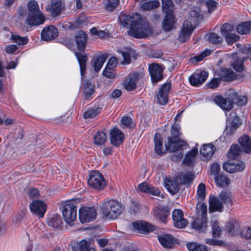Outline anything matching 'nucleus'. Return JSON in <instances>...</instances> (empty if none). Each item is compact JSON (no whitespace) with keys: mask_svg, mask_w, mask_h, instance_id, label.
<instances>
[{"mask_svg":"<svg viewBox=\"0 0 251 251\" xmlns=\"http://www.w3.org/2000/svg\"><path fill=\"white\" fill-rule=\"evenodd\" d=\"M207 220V219H203L202 218L194 219L191 224L192 228L200 232L204 231L206 228Z\"/></svg>","mask_w":251,"mask_h":251,"instance_id":"35","label":"nucleus"},{"mask_svg":"<svg viewBox=\"0 0 251 251\" xmlns=\"http://www.w3.org/2000/svg\"><path fill=\"white\" fill-rule=\"evenodd\" d=\"M217 3L214 0H207L205 2L206 7L209 13H212L217 7Z\"/></svg>","mask_w":251,"mask_h":251,"instance_id":"61","label":"nucleus"},{"mask_svg":"<svg viewBox=\"0 0 251 251\" xmlns=\"http://www.w3.org/2000/svg\"><path fill=\"white\" fill-rule=\"evenodd\" d=\"M82 52L80 51H76L75 54L79 63L81 75L83 76L86 73V63L88 60V57L86 53H82Z\"/></svg>","mask_w":251,"mask_h":251,"instance_id":"27","label":"nucleus"},{"mask_svg":"<svg viewBox=\"0 0 251 251\" xmlns=\"http://www.w3.org/2000/svg\"><path fill=\"white\" fill-rule=\"evenodd\" d=\"M107 140L106 134L103 131H98L94 136V144L97 146L103 145Z\"/></svg>","mask_w":251,"mask_h":251,"instance_id":"41","label":"nucleus"},{"mask_svg":"<svg viewBox=\"0 0 251 251\" xmlns=\"http://www.w3.org/2000/svg\"><path fill=\"white\" fill-rule=\"evenodd\" d=\"M215 75L219 77L223 81L231 82L235 80L237 77V74L231 69L221 68L215 74Z\"/></svg>","mask_w":251,"mask_h":251,"instance_id":"11","label":"nucleus"},{"mask_svg":"<svg viewBox=\"0 0 251 251\" xmlns=\"http://www.w3.org/2000/svg\"><path fill=\"white\" fill-rule=\"evenodd\" d=\"M194 29L192 23L188 20H185L183 22V25L181 29V32L179 34V39L182 42H184L188 40Z\"/></svg>","mask_w":251,"mask_h":251,"instance_id":"17","label":"nucleus"},{"mask_svg":"<svg viewBox=\"0 0 251 251\" xmlns=\"http://www.w3.org/2000/svg\"><path fill=\"white\" fill-rule=\"evenodd\" d=\"M215 181L216 184L221 187L226 186L230 182V180L227 177L222 175L215 176Z\"/></svg>","mask_w":251,"mask_h":251,"instance_id":"43","label":"nucleus"},{"mask_svg":"<svg viewBox=\"0 0 251 251\" xmlns=\"http://www.w3.org/2000/svg\"><path fill=\"white\" fill-rule=\"evenodd\" d=\"M132 226L135 229L143 233L150 232L155 229L153 225L144 221L134 222Z\"/></svg>","mask_w":251,"mask_h":251,"instance_id":"25","label":"nucleus"},{"mask_svg":"<svg viewBox=\"0 0 251 251\" xmlns=\"http://www.w3.org/2000/svg\"><path fill=\"white\" fill-rule=\"evenodd\" d=\"M102 74L105 77L110 79L115 78L116 75L115 70L112 67L107 66H106Z\"/></svg>","mask_w":251,"mask_h":251,"instance_id":"54","label":"nucleus"},{"mask_svg":"<svg viewBox=\"0 0 251 251\" xmlns=\"http://www.w3.org/2000/svg\"><path fill=\"white\" fill-rule=\"evenodd\" d=\"M75 40L78 51L84 52L88 40L86 33L82 30L79 31L75 37Z\"/></svg>","mask_w":251,"mask_h":251,"instance_id":"19","label":"nucleus"},{"mask_svg":"<svg viewBox=\"0 0 251 251\" xmlns=\"http://www.w3.org/2000/svg\"><path fill=\"white\" fill-rule=\"evenodd\" d=\"M206 36L209 43L212 44L218 45H221L223 39L221 36L215 32H211L207 34Z\"/></svg>","mask_w":251,"mask_h":251,"instance_id":"44","label":"nucleus"},{"mask_svg":"<svg viewBox=\"0 0 251 251\" xmlns=\"http://www.w3.org/2000/svg\"><path fill=\"white\" fill-rule=\"evenodd\" d=\"M157 239L162 247L165 248H171L174 246L176 240L171 234H164L162 235H158Z\"/></svg>","mask_w":251,"mask_h":251,"instance_id":"26","label":"nucleus"},{"mask_svg":"<svg viewBox=\"0 0 251 251\" xmlns=\"http://www.w3.org/2000/svg\"><path fill=\"white\" fill-rule=\"evenodd\" d=\"M122 124L128 128H132V119L129 116H124L121 120Z\"/></svg>","mask_w":251,"mask_h":251,"instance_id":"62","label":"nucleus"},{"mask_svg":"<svg viewBox=\"0 0 251 251\" xmlns=\"http://www.w3.org/2000/svg\"><path fill=\"white\" fill-rule=\"evenodd\" d=\"M79 251H97L96 250L90 247V243L86 240H81L79 244Z\"/></svg>","mask_w":251,"mask_h":251,"instance_id":"50","label":"nucleus"},{"mask_svg":"<svg viewBox=\"0 0 251 251\" xmlns=\"http://www.w3.org/2000/svg\"><path fill=\"white\" fill-rule=\"evenodd\" d=\"M216 151L215 147L211 143L204 144L200 150V154L206 159H210Z\"/></svg>","mask_w":251,"mask_h":251,"instance_id":"28","label":"nucleus"},{"mask_svg":"<svg viewBox=\"0 0 251 251\" xmlns=\"http://www.w3.org/2000/svg\"><path fill=\"white\" fill-rule=\"evenodd\" d=\"M183 215V212L181 209H175L173 210L172 217L175 227L183 228L187 226L188 221L184 218Z\"/></svg>","mask_w":251,"mask_h":251,"instance_id":"12","label":"nucleus"},{"mask_svg":"<svg viewBox=\"0 0 251 251\" xmlns=\"http://www.w3.org/2000/svg\"><path fill=\"white\" fill-rule=\"evenodd\" d=\"M232 29L233 26L231 24L228 23H225L221 26L220 30L222 35L223 36H225L226 35L230 33V31L232 30Z\"/></svg>","mask_w":251,"mask_h":251,"instance_id":"57","label":"nucleus"},{"mask_svg":"<svg viewBox=\"0 0 251 251\" xmlns=\"http://www.w3.org/2000/svg\"><path fill=\"white\" fill-rule=\"evenodd\" d=\"M187 248L189 251H208L205 245L194 242L188 243L187 244Z\"/></svg>","mask_w":251,"mask_h":251,"instance_id":"42","label":"nucleus"},{"mask_svg":"<svg viewBox=\"0 0 251 251\" xmlns=\"http://www.w3.org/2000/svg\"><path fill=\"white\" fill-rule=\"evenodd\" d=\"M46 11L52 17L55 18L59 16L61 12V0H51L50 4L46 7Z\"/></svg>","mask_w":251,"mask_h":251,"instance_id":"23","label":"nucleus"},{"mask_svg":"<svg viewBox=\"0 0 251 251\" xmlns=\"http://www.w3.org/2000/svg\"><path fill=\"white\" fill-rule=\"evenodd\" d=\"M83 92L84 100L90 101L93 99L92 95L95 92V84L89 79L85 80L83 83Z\"/></svg>","mask_w":251,"mask_h":251,"instance_id":"21","label":"nucleus"},{"mask_svg":"<svg viewBox=\"0 0 251 251\" xmlns=\"http://www.w3.org/2000/svg\"><path fill=\"white\" fill-rule=\"evenodd\" d=\"M205 191V185L203 183H201L198 187L197 195L199 199H201V201L204 200L206 197Z\"/></svg>","mask_w":251,"mask_h":251,"instance_id":"55","label":"nucleus"},{"mask_svg":"<svg viewBox=\"0 0 251 251\" xmlns=\"http://www.w3.org/2000/svg\"><path fill=\"white\" fill-rule=\"evenodd\" d=\"M47 224L50 227L59 229L61 228L63 222L60 215L56 214L48 218Z\"/></svg>","mask_w":251,"mask_h":251,"instance_id":"34","label":"nucleus"},{"mask_svg":"<svg viewBox=\"0 0 251 251\" xmlns=\"http://www.w3.org/2000/svg\"><path fill=\"white\" fill-rule=\"evenodd\" d=\"M151 184H148L146 182H143L138 186V190L144 193L147 194L150 189Z\"/></svg>","mask_w":251,"mask_h":251,"instance_id":"64","label":"nucleus"},{"mask_svg":"<svg viewBox=\"0 0 251 251\" xmlns=\"http://www.w3.org/2000/svg\"><path fill=\"white\" fill-rule=\"evenodd\" d=\"M228 45L231 46L240 39V36L235 33H229L224 36Z\"/></svg>","mask_w":251,"mask_h":251,"instance_id":"52","label":"nucleus"},{"mask_svg":"<svg viewBox=\"0 0 251 251\" xmlns=\"http://www.w3.org/2000/svg\"><path fill=\"white\" fill-rule=\"evenodd\" d=\"M201 10L199 8L195 10H192L190 12V16L191 20L194 22H199L202 20L203 15L200 13Z\"/></svg>","mask_w":251,"mask_h":251,"instance_id":"47","label":"nucleus"},{"mask_svg":"<svg viewBox=\"0 0 251 251\" xmlns=\"http://www.w3.org/2000/svg\"><path fill=\"white\" fill-rule=\"evenodd\" d=\"M196 208L197 212H198L199 213H201V218L203 219H207V207L205 203L201 202H198L196 205Z\"/></svg>","mask_w":251,"mask_h":251,"instance_id":"48","label":"nucleus"},{"mask_svg":"<svg viewBox=\"0 0 251 251\" xmlns=\"http://www.w3.org/2000/svg\"><path fill=\"white\" fill-rule=\"evenodd\" d=\"M208 73L204 71H197L189 77V81L192 86L199 87L207 79Z\"/></svg>","mask_w":251,"mask_h":251,"instance_id":"10","label":"nucleus"},{"mask_svg":"<svg viewBox=\"0 0 251 251\" xmlns=\"http://www.w3.org/2000/svg\"><path fill=\"white\" fill-rule=\"evenodd\" d=\"M240 236L247 240L251 239V226L243 228L240 231Z\"/></svg>","mask_w":251,"mask_h":251,"instance_id":"58","label":"nucleus"},{"mask_svg":"<svg viewBox=\"0 0 251 251\" xmlns=\"http://www.w3.org/2000/svg\"><path fill=\"white\" fill-rule=\"evenodd\" d=\"M170 210L168 206H156L152 209L151 213L160 223L166 224L171 214Z\"/></svg>","mask_w":251,"mask_h":251,"instance_id":"8","label":"nucleus"},{"mask_svg":"<svg viewBox=\"0 0 251 251\" xmlns=\"http://www.w3.org/2000/svg\"><path fill=\"white\" fill-rule=\"evenodd\" d=\"M153 142L154 143V149L156 153L158 155H162L163 139L159 133H156L154 135Z\"/></svg>","mask_w":251,"mask_h":251,"instance_id":"36","label":"nucleus"},{"mask_svg":"<svg viewBox=\"0 0 251 251\" xmlns=\"http://www.w3.org/2000/svg\"><path fill=\"white\" fill-rule=\"evenodd\" d=\"M251 22H241L236 26V30L240 35H248L251 32Z\"/></svg>","mask_w":251,"mask_h":251,"instance_id":"33","label":"nucleus"},{"mask_svg":"<svg viewBox=\"0 0 251 251\" xmlns=\"http://www.w3.org/2000/svg\"><path fill=\"white\" fill-rule=\"evenodd\" d=\"M231 67L237 72L241 73L244 71V61L239 59H236L231 64Z\"/></svg>","mask_w":251,"mask_h":251,"instance_id":"53","label":"nucleus"},{"mask_svg":"<svg viewBox=\"0 0 251 251\" xmlns=\"http://www.w3.org/2000/svg\"><path fill=\"white\" fill-rule=\"evenodd\" d=\"M119 20L123 27L129 28L128 34L134 38L144 39L153 32L149 23L138 13H133L131 16L122 15Z\"/></svg>","mask_w":251,"mask_h":251,"instance_id":"1","label":"nucleus"},{"mask_svg":"<svg viewBox=\"0 0 251 251\" xmlns=\"http://www.w3.org/2000/svg\"><path fill=\"white\" fill-rule=\"evenodd\" d=\"M28 14H31L40 12L38 2L35 0H30L28 2Z\"/></svg>","mask_w":251,"mask_h":251,"instance_id":"49","label":"nucleus"},{"mask_svg":"<svg viewBox=\"0 0 251 251\" xmlns=\"http://www.w3.org/2000/svg\"><path fill=\"white\" fill-rule=\"evenodd\" d=\"M106 9L109 11H113L119 4V0H106Z\"/></svg>","mask_w":251,"mask_h":251,"instance_id":"56","label":"nucleus"},{"mask_svg":"<svg viewBox=\"0 0 251 251\" xmlns=\"http://www.w3.org/2000/svg\"><path fill=\"white\" fill-rule=\"evenodd\" d=\"M29 208L32 213L39 218H43L47 211V205L41 200H35L30 204Z\"/></svg>","mask_w":251,"mask_h":251,"instance_id":"13","label":"nucleus"},{"mask_svg":"<svg viewBox=\"0 0 251 251\" xmlns=\"http://www.w3.org/2000/svg\"><path fill=\"white\" fill-rule=\"evenodd\" d=\"M165 186L168 191L173 194H175L179 191V184L175 179L166 177L165 179Z\"/></svg>","mask_w":251,"mask_h":251,"instance_id":"31","label":"nucleus"},{"mask_svg":"<svg viewBox=\"0 0 251 251\" xmlns=\"http://www.w3.org/2000/svg\"><path fill=\"white\" fill-rule=\"evenodd\" d=\"M107 54H102L95 58L93 61V67L96 72H98L102 68L104 63L107 59Z\"/></svg>","mask_w":251,"mask_h":251,"instance_id":"37","label":"nucleus"},{"mask_svg":"<svg viewBox=\"0 0 251 251\" xmlns=\"http://www.w3.org/2000/svg\"><path fill=\"white\" fill-rule=\"evenodd\" d=\"M58 34L57 28L53 25L44 27L41 31V37L43 41H50L55 38Z\"/></svg>","mask_w":251,"mask_h":251,"instance_id":"18","label":"nucleus"},{"mask_svg":"<svg viewBox=\"0 0 251 251\" xmlns=\"http://www.w3.org/2000/svg\"><path fill=\"white\" fill-rule=\"evenodd\" d=\"M229 96L231 99L236 100L235 103L240 106L245 105L247 102V97L245 96L239 95L235 91H231L229 93Z\"/></svg>","mask_w":251,"mask_h":251,"instance_id":"40","label":"nucleus"},{"mask_svg":"<svg viewBox=\"0 0 251 251\" xmlns=\"http://www.w3.org/2000/svg\"><path fill=\"white\" fill-rule=\"evenodd\" d=\"M224 205L218 197L210 195L209 197V212H219L223 211Z\"/></svg>","mask_w":251,"mask_h":251,"instance_id":"22","label":"nucleus"},{"mask_svg":"<svg viewBox=\"0 0 251 251\" xmlns=\"http://www.w3.org/2000/svg\"><path fill=\"white\" fill-rule=\"evenodd\" d=\"M88 184L91 187L98 190H103L106 185L103 176L98 171L90 173Z\"/></svg>","mask_w":251,"mask_h":251,"instance_id":"5","label":"nucleus"},{"mask_svg":"<svg viewBox=\"0 0 251 251\" xmlns=\"http://www.w3.org/2000/svg\"><path fill=\"white\" fill-rule=\"evenodd\" d=\"M165 69L162 64L156 63H152L149 65V72L152 83H157L163 79Z\"/></svg>","mask_w":251,"mask_h":251,"instance_id":"6","label":"nucleus"},{"mask_svg":"<svg viewBox=\"0 0 251 251\" xmlns=\"http://www.w3.org/2000/svg\"><path fill=\"white\" fill-rule=\"evenodd\" d=\"M62 216L65 222L71 225L76 219L77 206L73 201L66 202L63 206Z\"/></svg>","mask_w":251,"mask_h":251,"instance_id":"4","label":"nucleus"},{"mask_svg":"<svg viewBox=\"0 0 251 251\" xmlns=\"http://www.w3.org/2000/svg\"><path fill=\"white\" fill-rule=\"evenodd\" d=\"M175 15H165L162 22V27L166 31H171L175 24Z\"/></svg>","mask_w":251,"mask_h":251,"instance_id":"32","label":"nucleus"},{"mask_svg":"<svg viewBox=\"0 0 251 251\" xmlns=\"http://www.w3.org/2000/svg\"><path fill=\"white\" fill-rule=\"evenodd\" d=\"M97 215V211L93 207L84 206L80 208L78 211V218L82 224L95 221Z\"/></svg>","mask_w":251,"mask_h":251,"instance_id":"7","label":"nucleus"},{"mask_svg":"<svg viewBox=\"0 0 251 251\" xmlns=\"http://www.w3.org/2000/svg\"><path fill=\"white\" fill-rule=\"evenodd\" d=\"M110 143L114 146L118 147L123 144L125 136L122 131L117 127L112 128L110 131Z\"/></svg>","mask_w":251,"mask_h":251,"instance_id":"15","label":"nucleus"},{"mask_svg":"<svg viewBox=\"0 0 251 251\" xmlns=\"http://www.w3.org/2000/svg\"><path fill=\"white\" fill-rule=\"evenodd\" d=\"M180 127L179 124H176L175 123L171 127V134L172 135V137H179V135L181 134V132L180 131Z\"/></svg>","mask_w":251,"mask_h":251,"instance_id":"60","label":"nucleus"},{"mask_svg":"<svg viewBox=\"0 0 251 251\" xmlns=\"http://www.w3.org/2000/svg\"><path fill=\"white\" fill-rule=\"evenodd\" d=\"M243 151L246 153H251V140L249 135L244 134L238 139Z\"/></svg>","mask_w":251,"mask_h":251,"instance_id":"30","label":"nucleus"},{"mask_svg":"<svg viewBox=\"0 0 251 251\" xmlns=\"http://www.w3.org/2000/svg\"><path fill=\"white\" fill-rule=\"evenodd\" d=\"M218 197L223 204H224L227 207H229L233 204L232 193L227 190L222 191L219 194Z\"/></svg>","mask_w":251,"mask_h":251,"instance_id":"29","label":"nucleus"},{"mask_svg":"<svg viewBox=\"0 0 251 251\" xmlns=\"http://www.w3.org/2000/svg\"><path fill=\"white\" fill-rule=\"evenodd\" d=\"M10 39L18 45H25L28 43L29 39L27 37H22L18 34H12Z\"/></svg>","mask_w":251,"mask_h":251,"instance_id":"45","label":"nucleus"},{"mask_svg":"<svg viewBox=\"0 0 251 251\" xmlns=\"http://www.w3.org/2000/svg\"><path fill=\"white\" fill-rule=\"evenodd\" d=\"M220 166L217 163H213L210 168V171L211 175H213L215 176L219 175L218 174L220 171Z\"/></svg>","mask_w":251,"mask_h":251,"instance_id":"63","label":"nucleus"},{"mask_svg":"<svg viewBox=\"0 0 251 251\" xmlns=\"http://www.w3.org/2000/svg\"><path fill=\"white\" fill-rule=\"evenodd\" d=\"M101 110L102 108L97 106L88 108L83 113V117L86 119L94 118L101 113Z\"/></svg>","mask_w":251,"mask_h":251,"instance_id":"39","label":"nucleus"},{"mask_svg":"<svg viewBox=\"0 0 251 251\" xmlns=\"http://www.w3.org/2000/svg\"><path fill=\"white\" fill-rule=\"evenodd\" d=\"M167 139L168 142L165 145V149L167 151L171 152L182 150L183 146L186 144L179 137L176 138L169 136Z\"/></svg>","mask_w":251,"mask_h":251,"instance_id":"9","label":"nucleus"},{"mask_svg":"<svg viewBox=\"0 0 251 251\" xmlns=\"http://www.w3.org/2000/svg\"><path fill=\"white\" fill-rule=\"evenodd\" d=\"M171 88V84L170 82H166L161 86L159 88L157 97L158 103L164 105L168 103L169 94Z\"/></svg>","mask_w":251,"mask_h":251,"instance_id":"14","label":"nucleus"},{"mask_svg":"<svg viewBox=\"0 0 251 251\" xmlns=\"http://www.w3.org/2000/svg\"><path fill=\"white\" fill-rule=\"evenodd\" d=\"M125 209V206L118 201L110 200L103 202L101 206L102 213L108 219H116Z\"/></svg>","mask_w":251,"mask_h":251,"instance_id":"3","label":"nucleus"},{"mask_svg":"<svg viewBox=\"0 0 251 251\" xmlns=\"http://www.w3.org/2000/svg\"><path fill=\"white\" fill-rule=\"evenodd\" d=\"M214 100L224 111H229L232 109L234 105V101L229 98H224L222 95L216 96Z\"/></svg>","mask_w":251,"mask_h":251,"instance_id":"16","label":"nucleus"},{"mask_svg":"<svg viewBox=\"0 0 251 251\" xmlns=\"http://www.w3.org/2000/svg\"><path fill=\"white\" fill-rule=\"evenodd\" d=\"M241 153V149L238 144L231 145L227 154L229 160L223 164V169L229 173L243 171L245 168V163L243 161L235 160Z\"/></svg>","mask_w":251,"mask_h":251,"instance_id":"2","label":"nucleus"},{"mask_svg":"<svg viewBox=\"0 0 251 251\" xmlns=\"http://www.w3.org/2000/svg\"><path fill=\"white\" fill-rule=\"evenodd\" d=\"M212 236L214 238H218L221 236L222 229L220 224L217 221H215L213 222L212 226Z\"/></svg>","mask_w":251,"mask_h":251,"instance_id":"51","label":"nucleus"},{"mask_svg":"<svg viewBox=\"0 0 251 251\" xmlns=\"http://www.w3.org/2000/svg\"><path fill=\"white\" fill-rule=\"evenodd\" d=\"M29 25L36 26L43 24L45 21V17L41 12L37 13L28 14L26 19Z\"/></svg>","mask_w":251,"mask_h":251,"instance_id":"24","label":"nucleus"},{"mask_svg":"<svg viewBox=\"0 0 251 251\" xmlns=\"http://www.w3.org/2000/svg\"><path fill=\"white\" fill-rule=\"evenodd\" d=\"M140 74L138 72H134L128 76V79L124 82L125 89L127 91H131L135 89L136 83L140 78Z\"/></svg>","mask_w":251,"mask_h":251,"instance_id":"20","label":"nucleus"},{"mask_svg":"<svg viewBox=\"0 0 251 251\" xmlns=\"http://www.w3.org/2000/svg\"><path fill=\"white\" fill-rule=\"evenodd\" d=\"M162 8L165 15H175V5L172 0H162Z\"/></svg>","mask_w":251,"mask_h":251,"instance_id":"38","label":"nucleus"},{"mask_svg":"<svg viewBox=\"0 0 251 251\" xmlns=\"http://www.w3.org/2000/svg\"><path fill=\"white\" fill-rule=\"evenodd\" d=\"M221 80L219 77L217 76L216 78L212 79L209 83H208L206 86L209 89H215L220 86Z\"/></svg>","mask_w":251,"mask_h":251,"instance_id":"59","label":"nucleus"},{"mask_svg":"<svg viewBox=\"0 0 251 251\" xmlns=\"http://www.w3.org/2000/svg\"><path fill=\"white\" fill-rule=\"evenodd\" d=\"M198 153V151L197 149H193L187 153L183 161L184 164L187 165H191Z\"/></svg>","mask_w":251,"mask_h":251,"instance_id":"46","label":"nucleus"}]
</instances>
